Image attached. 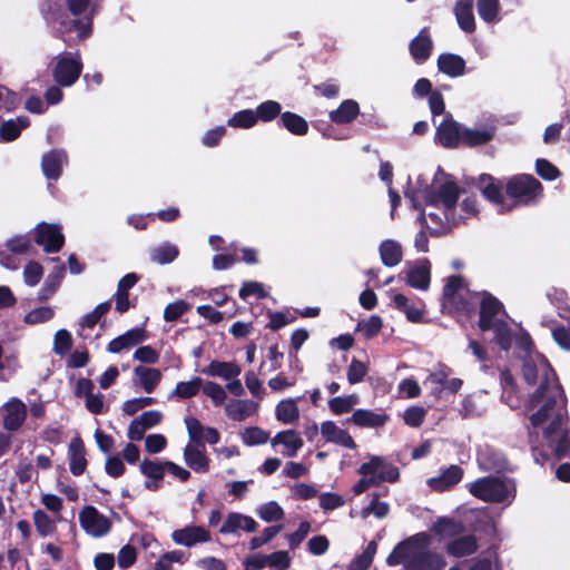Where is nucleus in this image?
I'll return each instance as SVG.
<instances>
[{"label":"nucleus","instance_id":"nucleus-59","mask_svg":"<svg viewBox=\"0 0 570 570\" xmlns=\"http://www.w3.org/2000/svg\"><path fill=\"white\" fill-rule=\"evenodd\" d=\"M140 471L146 476L159 481L166 472V462H157L151 460H144L140 463Z\"/></svg>","mask_w":570,"mask_h":570},{"label":"nucleus","instance_id":"nucleus-41","mask_svg":"<svg viewBox=\"0 0 570 570\" xmlns=\"http://www.w3.org/2000/svg\"><path fill=\"white\" fill-rule=\"evenodd\" d=\"M393 303L395 307L402 311L410 322L419 323L423 320V304H412L403 294H394Z\"/></svg>","mask_w":570,"mask_h":570},{"label":"nucleus","instance_id":"nucleus-50","mask_svg":"<svg viewBox=\"0 0 570 570\" xmlns=\"http://www.w3.org/2000/svg\"><path fill=\"white\" fill-rule=\"evenodd\" d=\"M389 503L380 501L379 494L375 493L372 495L370 504L361 510L360 517L365 520L373 514L377 519H384L389 514Z\"/></svg>","mask_w":570,"mask_h":570},{"label":"nucleus","instance_id":"nucleus-3","mask_svg":"<svg viewBox=\"0 0 570 570\" xmlns=\"http://www.w3.org/2000/svg\"><path fill=\"white\" fill-rule=\"evenodd\" d=\"M430 543L428 533H416L394 547L386 558V564H402L404 570H442L445 567L444 558L431 551Z\"/></svg>","mask_w":570,"mask_h":570},{"label":"nucleus","instance_id":"nucleus-18","mask_svg":"<svg viewBox=\"0 0 570 570\" xmlns=\"http://www.w3.org/2000/svg\"><path fill=\"white\" fill-rule=\"evenodd\" d=\"M320 432L326 442L334 443L347 449H355L356 444L348 432L340 428L333 421H324L320 425Z\"/></svg>","mask_w":570,"mask_h":570},{"label":"nucleus","instance_id":"nucleus-13","mask_svg":"<svg viewBox=\"0 0 570 570\" xmlns=\"http://www.w3.org/2000/svg\"><path fill=\"white\" fill-rule=\"evenodd\" d=\"M2 425L4 430L18 431L26 421L27 405L19 399L12 397L2 407Z\"/></svg>","mask_w":570,"mask_h":570},{"label":"nucleus","instance_id":"nucleus-6","mask_svg":"<svg viewBox=\"0 0 570 570\" xmlns=\"http://www.w3.org/2000/svg\"><path fill=\"white\" fill-rule=\"evenodd\" d=\"M469 491L485 502H511L514 487L511 482L495 476H487L469 483Z\"/></svg>","mask_w":570,"mask_h":570},{"label":"nucleus","instance_id":"nucleus-17","mask_svg":"<svg viewBox=\"0 0 570 570\" xmlns=\"http://www.w3.org/2000/svg\"><path fill=\"white\" fill-rule=\"evenodd\" d=\"M257 527V522L252 517L240 512H229L218 532L220 534H237L238 531L243 530L252 533L256 531Z\"/></svg>","mask_w":570,"mask_h":570},{"label":"nucleus","instance_id":"nucleus-36","mask_svg":"<svg viewBox=\"0 0 570 570\" xmlns=\"http://www.w3.org/2000/svg\"><path fill=\"white\" fill-rule=\"evenodd\" d=\"M494 137V127L463 128L461 144L473 147L484 145Z\"/></svg>","mask_w":570,"mask_h":570},{"label":"nucleus","instance_id":"nucleus-23","mask_svg":"<svg viewBox=\"0 0 570 570\" xmlns=\"http://www.w3.org/2000/svg\"><path fill=\"white\" fill-rule=\"evenodd\" d=\"M462 129L460 124L446 118L439 125L436 138L444 147H456L462 140Z\"/></svg>","mask_w":570,"mask_h":570},{"label":"nucleus","instance_id":"nucleus-38","mask_svg":"<svg viewBox=\"0 0 570 570\" xmlns=\"http://www.w3.org/2000/svg\"><path fill=\"white\" fill-rule=\"evenodd\" d=\"M149 258L153 263L158 265H166L173 263L179 254L178 247L169 242H164L149 249Z\"/></svg>","mask_w":570,"mask_h":570},{"label":"nucleus","instance_id":"nucleus-37","mask_svg":"<svg viewBox=\"0 0 570 570\" xmlns=\"http://www.w3.org/2000/svg\"><path fill=\"white\" fill-rule=\"evenodd\" d=\"M110 307L111 301H106L98 304L94 311L82 316L79 321V336L82 338H88L89 335L86 333V331L91 330L99 322V320L108 313Z\"/></svg>","mask_w":570,"mask_h":570},{"label":"nucleus","instance_id":"nucleus-15","mask_svg":"<svg viewBox=\"0 0 570 570\" xmlns=\"http://www.w3.org/2000/svg\"><path fill=\"white\" fill-rule=\"evenodd\" d=\"M479 188L482 195L497 207L498 212L503 213L513 209V205L508 204V199L503 196L500 186L495 184L493 177L481 175Z\"/></svg>","mask_w":570,"mask_h":570},{"label":"nucleus","instance_id":"nucleus-61","mask_svg":"<svg viewBox=\"0 0 570 570\" xmlns=\"http://www.w3.org/2000/svg\"><path fill=\"white\" fill-rule=\"evenodd\" d=\"M43 275L42 266L35 261L29 262L23 268V282L28 286H36Z\"/></svg>","mask_w":570,"mask_h":570},{"label":"nucleus","instance_id":"nucleus-32","mask_svg":"<svg viewBox=\"0 0 570 570\" xmlns=\"http://www.w3.org/2000/svg\"><path fill=\"white\" fill-rule=\"evenodd\" d=\"M134 374L137 377L136 384H138L146 393H153L161 381L160 371L153 367L137 366L134 370Z\"/></svg>","mask_w":570,"mask_h":570},{"label":"nucleus","instance_id":"nucleus-63","mask_svg":"<svg viewBox=\"0 0 570 570\" xmlns=\"http://www.w3.org/2000/svg\"><path fill=\"white\" fill-rule=\"evenodd\" d=\"M189 308L190 305L187 304L185 301H176L174 303L168 304L165 307L164 318L167 322H174L178 320L181 315H184Z\"/></svg>","mask_w":570,"mask_h":570},{"label":"nucleus","instance_id":"nucleus-49","mask_svg":"<svg viewBox=\"0 0 570 570\" xmlns=\"http://www.w3.org/2000/svg\"><path fill=\"white\" fill-rule=\"evenodd\" d=\"M451 373L449 366L439 364L434 371L426 376L424 384H435L438 387L433 391V395L439 397L443 392L444 384Z\"/></svg>","mask_w":570,"mask_h":570},{"label":"nucleus","instance_id":"nucleus-60","mask_svg":"<svg viewBox=\"0 0 570 570\" xmlns=\"http://www.w3.org/2000/svg\"><path fill=\"white\" fill-rule=\"evenodd\" d=\"M55 315V311L49 306H41L35 308L26 314L24 322L30 325L45 323L50 321Z\"/></svg>","mask_w":570,"mask_h":570},{"label":"nucleus","instance_id":"nucleus-5","mask_svg":"<svg viewBox=\"0 0 570 570\" xmlns=\"http://www.w3.org/2000/svg\"><path fill=\"white\" fill-rule=\"evenodd\" d=\"M507 315L502 304L493 296L483 294L481 298L479 327L481 331L494 332V342L504 351L512 343L510 328L505 322Z\"/></svg>","mask_w":570,"mask_h":570},{"label":"nucleus","instance_id":"nucleus-45","mask_svg":"<svg viewBox=\"0 0 570 570\" xmlns=\"http://www.w3.org/2000/svg\"><path fill=\"white\" fill-rule=\"evenodd\" d=\"M59 521L56 515L51 518L43 510H36L33 512V523L41 537L52 535L57 529L56 523Z\"/></svg>","mask_w":570,"mask_h":570},{"label":"nucleus","instance_id":"nucleus-10","mask_svg":"<svg viewBox=\"0 0 570 570\" xmlns=\"http://www.w3.org/2000/svg\"><path fill=\"white\" fill-rule=\"evenodd\" d=\"M79 524L86 534L102 538L111 530L110 519L92 505H86L79 512Z\"/></svg>","mask_w":570,"mask_h":570},{"label":"nucleus","instance_id":"nucleus-62","mask_svg":"<svg viewBox=\"0 0 570 570\" xmlns=\"http://www.w3.org/2000/svg\"><path fill=\"white\" fill-rule=\"evenodd\" d=\"M31 246L30 239L26 235H17L6 242V248L11 254H26Z\"/></svg>","mask_w":570,"mask_h":570},{"label":"nucleus","instance_id":"nucleus-53","mask_svg":"<svg viewBox=\"0 0 570 570\" xmlns=\"http://www.w3.org/2000/svg\"><path fill=\"white\" fill-rule=\"evenodd\" d=\"M478 13L487 23H494L499 16V0H478Z\"/></svg>","mask_w":570,"mask_h":570},{"label":"nucleus","instance_id":"nucleus-25","mask_svg":"<svg viewBox=\"0 0 570 570\" xmlns=\"http://www.w3.org/2000/svg\"><path fill=\"white\" fill-rule=\"evenodd\" d=\"M473 0H458L453 7V13L460 29L466 33L475 30V18L473 14Z\"/></svg>","mask_w":570,"mask_h":570},{"label":"nucleus","instance_id":"nucleus-47","mask_svg":"<svg viewBox=\"0 0 570 570\" xmlns=\"http://www.w3.org/2000/svg\"><path fill=\"white\" fill-rule=\"evenodd\" d=\"M29 126V120L26 117L10 119L4 121L0 129V135L6 141L14 140L19 137L21 130Z\"/></svg>","mask_w":570,"mask_h":570},{"label":"nucleus","instance_id":"nucleus-29","mask_svg":"<svg viewBox=\"0 0 570 570\" xmlns=\"http://www.w3.org/2000/svg\"><path fill=\"white\" fill-rule=\"evenodd\" d=\"M432 50V40L430 38V35L428 32V29L424 28L420 31L417 37H415L411 43H410V51L413 57V59L421 63L425 61Z\"/></svg>","mask_w":570,"mask_h":570},{"label":"nucleus","instance_id":"nucleus-1","mask_svg":"<svg viewBox=\"0 0 570 570\" xmlns=\"http://www.w3.org/2000/svg\"><path fill=\"white\" fill-rule=\"evenodd\" d=\"M454 178L438 168L433 175L420 174L409 186L405 196L420 210L419 220L432 234H443L476 213V203L465 197Z\"/></svg>","mask_w":570,"mask_h":570},{"label":"nucleus","instance_id":"nucleus-26","mask_svg":"<svg viewBox=\"0 0 570 570\" xmlns=\"http://www.w3.org/2000/svg\"><path fill=\"white\" fill-rule=\"evenodd\" d=\"M389 420V416L383 412H374L371 410L358 409L353 412L352 416L346 420L360 428H380L383 426Z\"/></svg>","mask_w":570,"mask_h":570},{"label":"nucleus","instance_id":"nucleus-31","mask_svg":"<svg viewBox=\"0 0 570 570\" xmlns=\"http://www.w3.org/2000/svg\"><path fill=\"white\" fill-rule=\"evenodd\" d=\"M462 476L463 470L458 465H451L439 476L430 479L429 484L434 490L444 491L460 482Z\"/></svg>","mask_w":570,"mask_h":570},{"label":"nucleus","instance_id":"nucleus-57","mask_svg":"<svg viewBox=\"0 0 570 570\" xmlns=\"http://www.w3.org/2000/svg\"><path fill=\"white\" fill-rule=\"evenodd\" d=\"M257 515L265 522H275L284 518L283 508L275 501L266 502L256 510Z\"/></svg>","mask_w":570,"mask_h":570},{"label":"nucleus","instance_id":"nucleus-40","mask_svg":"<svg viewBox=\"0 0 570 570\" xmlns=\"http://www.w3.org/2000/svg\"><path fill=\"white\" fill-rule=\"evenodd\" d=\"M297 399L288 397L282 400L275 409L276 419L284 424H293L299 419V409L297 406Z\"/></svg>","mask_w":570,"mask_h":570},{"label":"nucleus","instance_id":"nucleus-28","mask_svg":"<svg viewBox=\"0 0 570 570\" xmlns=\"http://www.w3.org/2000/svg\"><path fill=\"white\" fill-rule=\"evenodd\" d=\"M85 445L79 438L71 440L68 450L69 468L73 475H80L85 472L87 460L85 458Z\"/></svg>","mask_w":570,"mask_h":570},{"label":"nucleus","instance_id":"nucleus-8","mask_svg":"<svg viewBox=\"0 0 570 570\" xmlns=\"http://www.w3.org/2000/svg\"><path fill=\"white\" fill-rule=\"evenodd\" d=\"M52 77L61 87H71L79 78L82 61L78 52H65L56 56L51 62Z\"/></svg>","mask_w":570,"mask_h":570},{"label":"nucleus","instance_id":"nucleus-2","mask_svg":"<svg viewBox=\"0 0 570 570\" xmlns=\"http://www.w3.org/2000/svg\"><path fill=\"white\" fill-rule=\"evenodd\" d=\"M530 442L535 446L534 436L542 435L547 445L557 455H562L570 448L568 435L567 397L561 385H554L549 394L540 396L537 402L529 399Z\"/></svg>","mask_w":570,"mask_h":570},{"label":"nucleus","instance_id":"nucleus-11","mask_svg":"<svg viewBox=\"0 0 570 570\" xmlns=\"http://www.w3.org/2000/svg\"><path fill=\"white\" fill-rule=\"evenodd\" d=\"M35 242L42 246L46 253H58L63 244L65 236L58 224L42 222L38 224L33 232Z\"/></svg>","mask_w":570,"mask_h":570},{"label":"nucleus","instance_id":"nucleus-27","mask_svg":"<svg viewBox=\"0 0 570 570\" xmlns=\"http://www.w3.org/2000/svg\"><path fill=\"white\" fill-rule=\"evenodd\" d=\"M445 550L456 558L470 556L478 550V540L473 534L458 535L448 542Z\"/></svg>","mask_w":570,"mask_h":570},{"label":"nucleus","instance_id":"nucleus-42","mask_svg":"<svg viewBox=\"0 0 570 570\" xmlns=\"http://www.w3.org/2000/svg\"><path fill=\"white\" fill-rule=\"evenodd\" d=\"M360 112L358 104L355 100H344L340 107L330 112V118L336 124L351 122Z\"/></svg>","mask_w":570,"mask_h":570},{"label":"nucleus","instance_id":"nucleus-48","mask_svg":"<svg viewBox=\"0 0 570 570\" xmlns=\"http://www.w3.org/2000/svg\"><path fill=\"white\" fill-rule=\"evenodd\" d=\"M465 292L463 279L458 276H452L448 279L446 285L444 286V298L453 305H458L460 303V299L463 296V293Z\"/></svg>","mask_w":570,"mask_h":570},{"label":"nucleus","instance_id":"nucleus-51","mask_svg":"<svg viewBox=\"0 0 570 570\" xmlns=\"http://www.w3.org/2000/svg\"><path fill=\"white\" fill-rule=\"evenodd\" d=\"M257 124V116L252 109H244L235 112L228 120L227 125L233 128L249 129Z\"/></svg>","mask_w":570,"mask_h":570},{"label":"nucleus","instance_id":"nucleus-56","mask_svg":"<svg viewBox=\"0 0 570 570\" xmlns=\"http://www.w3.org/2000/svg\"><path fill=\"white\" fill-rule=\"evenodd\" d=\"M254 111L257 116V121L262 120L264 122H268L274 120L278 115H282V106L275 100H266L259 104Z\"/></svg>","mask_w":570,"mask_h":570},{"label":"nucleus","instance_id":"nucleus-33","mask_svg":"<svg viewBox=\"0 0 570 570\" xmlns=\"http://www.w3.org/2000/svg\"><path fill=\"white\" fill-rule=\"evenodd\" d=\"M52 261L57 263V266L47 276L43 286L40 288L38 293L39 301H46L49 297H51L59 287L60 282L63 277L65 265L60 262L59 258H52Z\"/></svg>","mask_w":570,"mask_h":570},{"label":"nucleus","instance_id":"nucleus-7","mask_svg":"<svg viewBox=\"0 0 570 570\" xmlns=\"http://www.w3.org/2000/svg\"><path fill=\"white\" fill-rule=\"evenodd\" d=\"M508 204L513 208L518 205H531L541 197V183L531 175H515L508 179L505 185Z\"/></svg>","mask_w":570,"mask_h":570},{"label":"nucleus","instance_id":"nucleus-24","mask_svg":"<svg viewBox=\"0 0 570 570\" xmlns=\"http://www.w3.org/2000/svg\"><path fill=\"white\" fill-rule=\"evenodd\" d=\"M202 373L210 376L218 377L227 382L242 373V367L235 362L225 361H212L206 367L202 370Z\"/></svg>","mask_w":570,"mask_h":570},{"label":"nucleus","instance_id":"nucleus-39","mask_svg":"<svg viewBox=\"0 0 570 570\" xmlns=\"http://www.w3.org/2000/svg\"><path fill=\"white\" fill-rule=\"evenodd\" d=\"M438 68L441 72L454 78L464 73L465 61L458 55L443 53L438 59Z\"/></svg>","mask_w":570,"mask_h":570},{"label":"nucleus","instance_id":"nucleus-30","mask_svg":"<svg viewBox=\"0 0 570 570\" xmlns=\"http://www.w3.org/2000/svg\"><path fill=\"white\" fill-rule=\"evenodd\" d=\"M407 283L414 288L428 289L430 285V264L428 261H420L409 269Z\"/></svg>","mask_w":570,"mask_h":570},{"label":"nucleus","instance_id":"nucleus-35","mask_svg":"<svg viewBox=\"0 0 570 570\" xmlns=\"http://www.w3.org/2000/svg\"><path fill=\"white\" fill-rule=\"evenodd\" d=\"M381 262L386 267L396 266L403 257V252L400 243L394 239H385L379 247Z\"/></svg>","mask_w":570,"mask_h":570},{"label":"nucleus","instance_id":"nucleus-54","mask_svg":"<svg viewBox=\"0 0 570 570\" xmlns=\"http://www.w3.org/2000/svg\"><path fill=\"white\" fill-rule=\"evenodd\" d=\"M377 551L375 541L368 542L362 554L357 556L348 566L347 570H366Z\"/></svg>","mask_w":570,"mask_h":570},{"label":"nucleus","instance_id":"nucleus-20","mask_svg":"<svg viewBox=\"0 0 570 570\" xmlns=\"http://www.w3.org/2000/svg\"><path fill=\"white\" fill-rule=\"evenodd\" d=\"M184 460L195 472L205 473L209 470V460L200 442H188L184 449Z\"/></svg>","mask_w":570,"mask_h":570},{"label":"nucleus","instance_id":"nucleus-55","mask_svg":"<svg viewBox=\"0 0 570 570\" xmlns=\"http://www.w3.org/2000/svg\"><path fill=\"white\" fill-rule=\"evenodd\" d=\"M268 439L269 433L257 426L246 428L240 433V440L247 446L265 444Z\"/></svg>","mask_w":570,"mask_h":570},{"label":"nucleus","instance_id":"nucleus-22","mask_svg":"<svg viewBox=\"0 0 570 570\" xmlns=\"http://www.w3.org/2000/svg\"><path fill=\"white\" fill-rule=\"evenodd\" d=\"M258 410V403L246 399L230 400L225 404L226 415L237 422L245 421L253 416Z\"/></svg>","mask_w":570,"mask_h":570},{"label":"nucleus","instance_id":"nucleus-14","mask_svg":"<svg viewBox=\"0 0 570 570\" xmlns=\"http://www.w3.org/2000/svg\"><path fill=\"white\" fill-rule=\"evenodd\" d=\"M171 539L176 544L190 548L197 543H206L212 540L210 532L202 525H187L175 530Z\"/></svg>","mask_w":570,"mask_h":570},{"label":"nucleus","instance_id":"nucleus-12","mask_svg":"<svg viewBox=\"0 0 570 570\" xmlns=\"http://www.w3.org/2000/svg\"><path fill=\"white\" fill-rule=\"evenodd\" d=\"M358 473L364 476L371 475L379 484L381 482H395L399 479L397 468L389 464L381 456H371L368 462L360 466Z\"/></svg>","mask_w":570,"mask_h":570},{"label":"nucleus","instance_id":"nucleus-16","mask_svg":"<svg viewBox=\"0 0 570 570\" xmlns=\"http://www.w3.org/2000/svg\"><path fill=\"white\" fill-rule=\"evenodd\" d=\"M67 164V153L62 149H52L43 154L41 158V170L47 179L57 180Z\"/></svg>","mask_w":570,"mask_h":570},{"label":"nucleus","instance_id":"nucleus-44","mask_svg":"<svg viewBox=\"0 0 570 570\" xmlns=\"http://www.w3.org/2000/svg\"><path fill=\"white\" fill-rule=\"evenodd\" d=\"M282 125L293 135L303 136L308 131L307 121L299 115L285 111L281 115Z\"/></svg>","mask_w":570,"mask_h":570},{"label":"nucleus","instance_id":"nucleus-58","mask_svg":"<svg viewBox=\"0 0 570 570\" xmlns=\"http://www.w3.org/2000/svg\"><path fill=\"white\" fill-rule=\"evenodd\" d=\"M292 564V557L287 551L279 550L267 554V567L271 570H286Z\"/></svg>","mask_w":570,"mask_h":570},{"label":"nucleus","instance_id":"nucleus-19","mask_svg":"<svg viewBox=\"0 0 570 570\" xmlns=\"http://www.w3.org/2000/svg\"><path fill=\"white\" fill-rule=\"evenodd\" d=\"M272 445L283 446L281 453L286 458L296 456L297 452L303 448L304 442L299 433L295 430H285L278 432L271 441Z\"/></svg>","mask_w":570,"mask_h":570},{"label":"nucleus","instance_id":"nucleus-64","mask_svg":"<svg viewBox=\"0 0 570 570\" xmlns=\"http://www.w3.org/2000/svg\"><path fill=\"white\" fill-rule=\"evenodd\" d=\"M72 338L68 331L59 330L55 334L53 351L58 355H65L71 347Z\"/></svg>","mask_w":570,"mask_h":570},{"label":"nucleus","instance_id":"nucleus-4","mask_svg":"<svg viewBox=\"0 0 570 570\" xmlns=\"http://www.w3.org/2000/svg\"><path fill=\"white\" fill-rule=\"evenodd\" d=\"M522 377L529 385L535 387L529 397L532 402H537L540 396L549 394L552 386L560 385L547 358L533 351H528L523 358Z\"/></svg>","mask_w":570,"mask_h":570},{"label":"nucleus","instance_id":"nucleus-9","mask_svg":"<svg viewBox=\"0 0 570 570\" xmlns=\"http://www.w3.org/2000/svg\"><path fill=\"white\" fill-rule=\"evenodd\" d=\"M67 6L75 18L61 22L63 31H73L80 39L87 37L91 30L94 14L90 9V0H67Z\"/></svg>","mask_w":570,"mask_h":570},{"label":"nucleus","instance_id":"nucleus-21","mask_svg":"<svg viewBox=\"0 0 570 570\" xmlns=\"http://www.w3.org/2000/svg\"><path fill=\"white\" fill-rule=\"evenodd\" d=\"M146 332L141 327H136L127 331L126 333L117 336L109 342L107 351L112 354H118L124 350H129L134 346L146 341Z\"/></svg>","mask_w":570,"mask_h":570},{"label":"nucleus","instance_id":"nucleus-52","mask_svg":"<svg viewBox=\"0 0 570 570\" xmlns=\"http://www.w3.org/2000/svg\"><path fill=\"white\" fill-rule=\"evenodd\" d=\"M203 393L210 399L213 405L220 406L227 400V392L225 387L217 382L206 381L203 383Z\"/></svg>","mask_w":570,"mask_h":570},{"label":"nucleus","instance_id":"nucleus-43","mask_svg":"<svg viewBox=\"0 0 570 570\" xmlns=\"http://www.w3.org/2000/svg\"><path fill=\"white\" fill-rule=\"evenodd\" d=\"M432 530L440 535L441 539H454L463 531V524L459 521L442 518L439 519Z\"/></svg>","mask_w":570,"mask_h":570},{"label":"nucleus","instance_id":"nucleus-34","mask_svg":"<svg viewBox=\"0 0 570 570\" xmlns=\"http://www.w3.org/2000/svg\"><path fill=\"white\" fill-rule=\"evenodd\" d=\"M204 381L194 376L189 381H180L176 384L173 391L168 394L173 400H186L196 396L203 389Z\"/></svg>","mask_w":570,"mask_h":570},{"label":"nucleus","instance_id":"nucleus-46","mask_svg":"<svg viewBox=\"0 0 570 570\" xmlns=\"http://www.w3.org/2000/svg\"><path fill=\"white\" fill-rule=\"evenodd\" d=\"M360 397L356 394L335 396L328 401V409L335 415L348 413L356 404Z\"/></svg>","mask_w":570,"mask_h":570}]
</instances>
